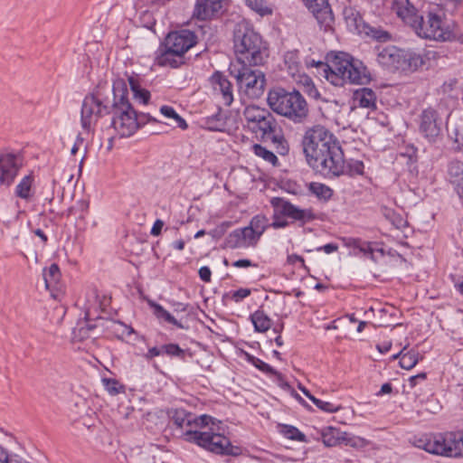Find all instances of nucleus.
Returning <instances> with one entry per match:
<instances>
[{
	"instance_id": "nucleus-1",
	"label": "nucleus",
	"mask_w": 463,
	"mask_h": 463,
	"mask_svg": "<svg viewBox=\"0 0 463 463\" xmlns=\"http://www.w3.org/2000/svg\"><path fill=\"white\" fill-rule=\"evenodd\" d=\"M113 98L105 97L100 90L87 95L81 105L80 123L90 132L99 118L111 115V126L120 137L132 136L140 127L158 122L148 113H137L132 107L127 82L117 79L112 86Z\"/></svg>"
},
{
	"instance_id": "nucleus-2",
	"label": "nucleus",
	"mask_w": 463,
	"mask_h": 463,
	"mask_svg": "<svg viewBox=\"0 0 463 463\" xmlns=\"http://www.w3.org/2000/svg\"><path fill=\"white\" fill-rule=\"evenodd\" d=\"M307 165L321 175L332 178L345 175L344 152L335 136L323 126L308 128L301 142Z\"/></svg>"
},
{
	"instance_id": "nucleus-3",
	"label": "nucleus",
	"mask_w": 463,
	"mask_h": 463,
	"mask_svg": "<svg viewBox=\"0 0 463 463\" xmlns=\"http://www.w3.org/2000/svg\"><path fill=\"white\" fill-rule=\"evenodd\" d=\"M269 203L273 209L271 222L262 214L254 216L250 222V226L252 227L255 233L260 236L269 227L279 230L285 229L294 223L303 227L316 219V214L312 209L300 208L284 197H272Z\"/></svg>"
},
{
	"instance_id": "nucleus-4",
	"label": "nucleus",
	"mask_w": 463,
	"mask_h": 463,
	"mask_svg": "<svg viewBox=\"0 0 463 463\" xmlns=\"http://www.w3.org/2000/svg\"><path fill=\"white\" fill-rule=\"evenodd\" d=\"M234 52L240 64L260 66L269 56L262 37L246 24H238L233 34Z\"/></svg>"
},
{
	"instance_id": "nucleus-5",
	"label": "nucleus",
	"mask_w": 463,
	"mask_h": 463,
	"mask_svg": "<svg viewBox=\"0 0 463 463\" xmlns=\"http://www.w3.org/2000/svg\"><path fill=\"white\" fill-rule=\"evenodd\" d=\"M326 66V78L335 86H343L345 83L366 84L371 80L363 62L345 52L335 54Z\"/></svg>"
},
{
	"instance_id": "nucleus-6",
	"label": "nucleus",
	"mask_w": 463,
	"mask_h": 463,
	"mask_svg": "<svg viewBox=\"0 0 463 463\" xmlns=\"http://www.w3.org/2000/svg\"><path fill=\"white\" fill-rule=\"evenodd\" d=\"M197 34L188 29L171 32L156 52V64L178 68L184 63V54L197 43Z\"/></svg>"
},
{
	"instance_id": "nucleus-7",
	"label": "nucleus",
	"mask_w": 463,
	"mask_h": 463,
	"mask_svg": "<svg viewBox=\"0 0 463 463\" xmlns=\"http://www.w3.org/2000/svg\"><path fill=\"white\" fill-rule=\"evenodd\" d=\"M267 102L272 111L294 123L303 122L308 115L307 103L297 90L288 91L282 88L270 90Z\"/></svg>"
},
{
	"instance_id": "nucleus-8",
	"label": "nucleus",
	"mask_w": 463,
	"mask_h": 463,
	"mask_svg": "<svg viewBox=\"0 0 463 463\" xmlns=\"http://www.w3.org/2000/svg\"><path fill=\"white\" fill-rule=\"evenodd\" d=\"M413 444L433 455L463 457V431L423 434L415 437Z\"/></svg>"
},
{
	"instance_id": "nucleus-9",
	"label": "nucleus",
	"mask_w": 463,
	"mask_h": 463,
	"mask_svg": "<svg viewBox=\"0 0 463 463\" xmlns=\"http://www.w3.org/2000/svg\"><path fill=\"white\" fill-rule=\"evenodd\" d=\"M183 439L217 455L237 457L242 453L241 447L232 445L226 436L215 432L213 427L208 431L189 430L183 434Z\"/></svg>"
},
{
	"instance_id": "nucleus-10",
	"label": "nucleus",
	"mask_w": 463,
	"mask_h": 463,
	"mask_svg": "<svg viewBox=\"0 0 463 463\" xmlns=\"http://www.w3.org/2000/svg\"><path fill=\"white\" fill-rule=\"evenodd\" d=\"M252 66L240 64V67L230 68L231 74L236 79L237 84L249 98L259 99L263 95L266 86L265 74Z\"/></svg>"
},
{
	"instance_id": "nucleus-11",
	"label": "nucleus",
	"mask_w": 463,
	"mask_h": 463,
	"mask_svg": "<svg viewBox=\"0 0 463 463\" xmlns=\"http://www.w3.org/2000/svg\"><path fill=\"white\" fill-rule=\"evenodd\" d=\"M243 117L247 128L258 138L268 139L277 131V120L267 109L255 105L246 106Z\"/></svg>"
},
{
	"instance_id": "nucleus-12",
	"label": "nucleus",
	"mask_w": 463,
	"mask_h": 463,
	"mask_svg": "<svg viewBox=\"0 0 463 463\" xmlns=\"http://www.w3.org/2000/svg\"><path fill=\"white\" fill-rule=\"evenodd\" d=\"M414 31L421 38L439 42L452 41L456 38L449 25L434 13H429L426 20L422 17V22H420Z\"/></svg>"
},
{
	"instance_id": "nucleus-13",
	"label": "nucleus",
	"mask_w": 463,
	"mask_h": 463,
	"mask_svg": "<svg viewBox=\"0 0 463 463\" xmlns=\"http://www.w3.org/2000/svg\"><path fill=\"white\" fill-rule=\"evenodd\" d=\"M228 0H195L192 11V19L203 22L199 25L202 36H204L211 30L207 24L220 17Z\"/></svg>"
},
{
	"instance_id": "nucleus-14",
	"label": "nucleus",
	"mask_w": 463,
	"mask_h": 463,
	"mask_svg": "<svg viewBox=\"0 0 463 463\" xmlns=\"http://www.w3.org/2000/svg\"><path fill=\"white\" fill-rule=\"evenodd\" d=\"M171 420L177 429L185 430V432L189 430H198L209 425H215V419L203 414L195 416L194 414L186 411L184 409H176L172 412ZM184 431L182 433V435Z\"/></svg>"
},
{
	"instance_id": "nucleus-15",
	"label": "nucleus",
	"mask_w": 463,
	"mask_h": 463,
	"mask_svg": "<svg viewBox=\"0 0 463 463\" xmlns=\"http://www.w3.org/2000/svg\"><path fill=\"white\" fill-rule=\"evenodd\" d=\"M442 121L433 109H424L420 116L419 130L429 143H436L441 135Z\"/></svg>"
},
{
	"instance_id": "nucleus-16",
	"label": "nucleus",
	"mask_w": 463,
	"mask_h": 463,
	"mask_svg": "<svg viewBox=\"0 0 463 463\" xmlns=\"http://www.w3.org/2000/svg\"><path fill=\"white\" fill-rule=\"evenodd\" d=\"M319 27L326 33L334 31L335 16L327 0H303Z\"/></svg>"
},
{
	"instance_id": "nucleus-17",
	"label": "nucleus",
	"mask_w": 463,
	"mask_h": 463,
	"mask_svg": "<svg viewBox=\"0 0 463 463\" xmlns=\"http://www.w3.org/2000/svg\"><path fill=\"white\" fill-rule=\"evenodd\" d=\"M22 165V157L19 155L0 153V184L10 186Z\"/></svg>"
},
{
	"instance_id": "nucleus-18",
	"label": "nucleus",
	"mask_w": 463,
	"mask_h": 463,
	"mask_svg": "<svg viewBox=\"0 0 463 463\" xmlns=\"http://www.w3.org/2000/svg\"><path fill=\"white\" fill-rule=\"evenodd\" d=\"M392 10L406 24L413 30L422 22V15L419 14L418 9L411 0H394Z\"/></svg>"
},
{
	"instance_id": "nucleus-19",
	"label": "nucleus",
	"mask_w": 463,
	"mask_h": 463,
	"mask_svg": "<svg viewBox=\"0 0 463 463\" xmlns=\"http://www.w3.org/2000/svg\"><path fill=\"white\" fill-rule=\"evenodd\" d=\"M402 49L390 45L377 49V62L385 70L394 72L401 70Z\"/></svg>"
},
{
	"instance_id": "nucleus-20",
	"label": "nucleus",
	"mask_w": 463,
	"mask_h": 463,
	"mask_svg": "<svg viewBox=\"0 0 463 463\" xmlns=\"http://www.w3.org/2000/svg\"><path fill=\"white\" fill-rule=\"evenodd\" d=\"M213 90L222 95L223 103L230 106L233 101L232 85L224 74L215 71L210 78Z\"/></svg>"
},
{
	"instance_id": "nucleus-21",
	"label": "nucleus",
	"mask_w": 463,
	"mask_h": 463,
	"mask_svg": "<svg viewBox=\"0 0 463 463\" xmlns=\"http://www.w3.org/2000/svg\"><path fill=\"white\" fill-rule=\"evenodd\" d=\"M377 95L370 88H361L353 93L352 109L363 108L370 110L376 109Z\"/></svg>"
},
{
	"instance_id": "nucleus-22",
	"label": "nucleus",
	"mask_w": 463,
	"mask_h": 463,
	"mask_svg": "<svg viewBox=\"0 0 463 463\" xmlns=\"http://www.w3.org/2000/svg\"><path fill=\"white\" fill-rule=\"evenodd\" d=\"M425 63L424 55L411 50H402L401 71H417Z\"/></svg>"
},
{
	"instance_id": "nucleus-23",
	"label": "nucleus",
	"mask_w": 463,
	"mask_h": 463,
	"mask_svg": "<svg viewBox=\"0 0 463 463\" xmlns=\"http://www.w3.org/2000/svg\"><path fill=\"white\" fill-rule=\"evenodd\" d=\"M448 175L449 182L454 185V189L458 195L463 190V162L458 160L449 162Z\"/></svg>"
},
{
	"instance_id": "nucleus-24",
	"label": "nucleus",
	"mask_w": 463,
	"mask_h": 463,
	"mask_svg": "<svg viewBox=\"0 0 463 463\" xmlns=\"http://www.w3.org/2000/svg\"><path fill=\"white\" fill-rule=\"evenodd\" d=\"M149 307L153 309V314L160 321V323H168L175 326L178 328L184 329V325L175 318L166 309L161 305L153 300L148 301Z\"/></svg>"
},
{
	"instance_id": "nucleus-25",
	"label": "nucleus",
	"mask_w": 463,
	"mask_h": 463,
	"mask_svg": "<svg viewBox=\"0 0 463 463\" xmlns=\"http://www.w3.org/2000/svg\"><path fill=\"white\" fill-rule=\"evenodd\" d=\"M128 81L134 98L143 104L148 103L150 92L141 87L138 75H128Z\"/></svg>"
},
{
	"instance_id": "nucleus-26",
	"label": "nucleus",
	"mask_w": 463,
	"mask_h": 463,
	"mask_svg": "<svg viewBox=\"0 0 463 463\" xmlns=\"http://www.w3.org/2000/svg\"><path fill=\"white\" fill-rule=\"evenodd\" d=\"M226 119L225 114L218 109L216 113L203 118V126L212 131H223L226 128Z\"/></svg>"
},
{
	"instance_id": "nucleus-27",
	"label": "nucleus",
	"mask_w": 463,
	"mask_h": 463,
	"mask_svg": "<svg viewBox=\"0 0 463 463\" xmlns=\"http://www.w3.org/2000/svg\"><path fill=\"white\" fill-rule=\"evenodd\" d=\"M345 21L351 30L363 32V19L359 12L353 7H345L343 11Z\"/></svg>"
},
{
	"instance_id": "nucleus-28",
	"label": "nucleus",
	"mask_w": 463,
	"mask_h": 463,
	"mask_svg": "<svg viewBox=\"0 0 463 463\" xmlns=\"http://www.w3.org/2000/svg\"><path fill=\"white\" fill-rule=\"evenodd\" d=\"M363 32L367 36L380 43H387L392 39V33L390 32L378 25L364 24Z\"/></svg>"
},
{
	"instance_id": "nucleus-29",
	"label": "nucleus",
	"mask_w": 463,
	"mask_h": 463,
	"mask_svg": "<svg viewBox=\"0 0 463 463\" xmlns=\"http://www.w3.org/2000/svg\"><path fill=\"white\" fill-rule=\"evenodd\" d=\"M250 320L255 330L258 332H266L271 326V320L263 310L259 309L252 313L250 315Z\"/></svg>"
},
{
	"instance_id": "nucleus-30",
	"label": "nucleus",
	"mask_w": 463,
	"mask_h": 463,
	"mask_svg": "<svg viewBox=\"0 0 463 463\" xmlns=\"http://www.w3.org/2000/svg\"><path fill=\"white\" fill-rule=\"evenodd\" d=\"M33 181L34 178L33 175H27L23 177L15 187V195L24 200L30 199Z\"/></svg>"
},
{
	"instance_id": "nucleus-31",
	"label": "nucleus",
	"mask_w": 463,
	"mask_h": 463,
	"mask_svg": "<svg viewBox=\"0 0 463 463\" xmlns=\"http://www.w3.org/2000/svg\"><path fill=\"white\" fill-rule=\"evenodd\" d=\"M43 276L47 288L55 287L61 279L59 266L52 263L48 269L43 270Z\"/></svg>"
},
{
	"instance_id": "nucleus-32",
	"label": "nucleus",
	"mask_w": 463,
	"mask_h": 463,
	"mask_svg": "<svg viewBox=\"0 0 463 463\" xmlns=\"http://www.w3.org/2000/svg\"><path fill=\"white\" fill-rule=\"evenodd\" d=\"M343 433L335 428L329 427L322 433V440L326 447H335L342 443Z\"/></svg>"
},
{
	"instance_id": "nucleus-33",
	"label": "nucleus",
	"mask_w": 463,
	"mask_h": 463,
	"mask_svg": "<svg viewBox=\"0 0 463 463\" xmlns=\"http://www.w3.org/2000/svg\"><path fill=\"white\" fill-rule=\"evenodd\" d=\"M308 190L319 200L328 201L333 196V190L329 186L321 183H310Z\"/></svg>"
},
{
	"instance_id": "nucleus-34",
	"label": "nucleus",
	"mask_w": 463,
	"mask_h": 463,
	"mask_svg": "<svg viewBox=\"0 0 463 463\" xmlns=\"http://www.w3.org/2000/svg\"><path fill=\"white\" fill-rule=\"evenodd\" d=\"M245 5L261 17L272 14V8L267 0H244Z\"/></svg>"
},
{
	"instance_id": "nucleus-35",
	"label": "nucleus",
	"mask_w": 463,
	"mask_h": 463,
	"mask_svg": "<svg viewBox=\"0 0 463 463\" xmlns=\"http://www.w3.org/2000/svg\"><path fill=\"white\" fill-rule=\"evenodd\" d=\"M279 429L280 433L287 439L300 442H305L307 440L306 435L292 425L281 424L279 425Z\"/></svg>"
},
{
	"instance_id": "nucleus-36",
	"label": "nucleus",
	"mask_w": 463,
	"mask_h": 463,
	"mask_svg": "<svg viewBox=\"0 0 463 463\" xmlns=\"http://www.w3.org/2000/svg\"><path fill=\"white\" fill-rule=\"evenodd\" d=\"M381 213L397 229L402 228L406 222L399 213L386 206L381 208Z\"/></svg>"
},
{
	"instance_id": "nucleus-37",
	"label": "nucleus",
	"mask_w": 463,
	"mask_h": 463,
	"mask_svg": "<svg viewBox=\"0 0 463 463\" xmlns=\"http://www.w3.org/2000/svg\"><path fill=\"white\" fill-rule=\"evenodd\" d=\"M419 357L420 354L416 350L411 349L406 353L404 352L400 361V365L405 370H411L418 364Z\"/></svg>"
},
{
	"instance_id": "nucleus-38",
	"label": "nucleus",
	"mask_w": 463,
	"mask_h": 463,
	"mask_svg": "<svg viewBox=\"0 0 463 463\" xmlns=\"http://www.w3.org/2000/svg\"><path fill=\"white\" fill-rule=\"evenodd\" d=\"M252 151L257 156L263 158L265 161L270 163L272 165H276L278 164V157L275 156V154L272 151L268 150L261 145H253Z\"/></svg>"
},
{
	"instance_id": "nucleus-39",
	"label": "nucleus",
	"mask_w": 463,
	"mask_h": 463,
	"mask_svg": "<svg viewBox=\"0 0 463 463\" xmlns=\"http://www.w3.org/2000/svg\"><path fill=\"white\" fill-rule=\"evenodd\" d=\"M160 112L166 118H172L175 120L176 126L182 129L187 128V123L186 121L179 116L176 111L174 109V108L170 106H162L160 108Z\"/></svg>"
},
{
	"instance_id": "nucleus-40",
	"label": "nucleus",
	"mask_w": 463,
	"mask_h": 463,
	"mask_svg": "<svg viewBox=\"0 0 463 463\" xmlns=\"http://www.w3.org/2000/svg\"><path fill=\"white\" fill-rule=\"evenodd\" d=\"M225 246L229 249H238L245 247L240 229L232 231L226 237Z\"/></svg>"
},
{
	"instance_id": "nucleus-41",
	"label": "nucleus",
	"mask_w": 463,
	"mask_h": 463,
	"mask_svg": "<svg viewBox=\"0 0 463 463\" xmlns=\"http://www.w3.org/2000/svg\"><path fill=\"white\" fill-rule=\"evenodd\" d=\"M272 143L275 145L276 151L281 156H285L288 153L289 147L287 140L283 135L277 134V131L269 137Z\"/></svg>"
},
{
	"instance_id": "nucleus-42",
	"label": "nucleus",
	"mask_w": 463,
	"mask_h": 463,
	"mask_svg": "<svg viewBox=\"0 0 463 463\" xmlns=\"http://www.w3.org/2000/svg\"><path fill=\"white\" fill-rule=\"evenodd\" d=\"M240 232L241 233L245 247L255 245L260 238V235L255 233V231L250 225L244 228H241Z\"/></svg>"
},
{
	"instance_id": "nucleus-43",
	"label": "nucleus",
	"mask_w": 463,
	"mask_h": 463,
	"mask_svg": "<svg viewBox=\"0 0 463 463\" xmlns=\"http://www.w3.org/2000/svg\"><path fill=\"white\" fill-rule=\"evenodd\" d=\"M102 383L105 389L111 395H116L124 392V386L120 384L119 382L116 379L103 378Z\"/></svg>"
},
{
	"instance_id": "nucleus-44",
	"label": "nucleus",
	"mask_w": 463,
	"mask_h": 463,
	"mask_svg": "<svg viewBox=\"0 0 463 463\" xmlns=\"http://www.w3.org/2000/svg\"><path fill=\"white\" fill-rule=\"evenodd\" d=\"M364 165L360 160H351L345 165V174L350 176L362 175L364 174Z\"/></svg>"
},
{
	"instance_id": "nucleus-45",
	"label": "nucleus",
	"mask_w": 463,
	"mask_h": 463,
	"mask_svg": "<svg viewBox=\"0 0 463 463\" xmlns=\"http://www.w3.org/2000/svg\"><path fill=\"white\" fill-rule=\"evenodd\" d=\"M311 402L321 411L333 413L341 410V405H336L329 402H325L317 398H311Z\"/></svg>"
},
{
	"instance_id": "nucleus-46",
	"label": "nucleus",
	"mask_w": 463,
	"mask_h": 463,
	"mask_svg": "<svg viewBox=\"0 0 463 463\" xmlns=\"http://www.w3.org/2000/svg\"><path fill=\"white\" fill-rule=\"evenodd\" d=\"M162 352L171 357L184 356V350H183L177 344H166L162 345Z\"/></svg>"
},
{
	"instance_id": "nucleus-47",
	"label": "nucleus",
	"mask_w": 463,
	"mask_h": 463,
	"mask_svg": "<svg viewBox=\"0 0 463 463\" xmlns=\"http://www.w3.org/2000/svg\"><path fill=\"white\" fill-rule=\"evenodd\" d=\"M250 295V289L249 288H239L237 290L230 291L229 293H226L223 298H230L234 302L238 303L241 302L245 298L249 297Z\"/></svg>"
},
{
	"instance_id": "nucleus-48",
	"label": "nucleus",
	"mask_w": 463,
	"mask_h": 463,
	"mask_svg": "<svg viewBox=\"0 0 463 463\" xmlns=\"http://www.w3.org/2000/svg\"><path fill=\"white\" fill-rule=\"evenodd\" d=\"M252 365L267 374L279 375L278 371H276L273 367H271L269 364L263 362L260 358H257Z\"/></svg>"
},
{
	"instance_id": "nucleus-49",
	"label": "nucleus",
	"mask_w": 463,
	"mask_h": 463,
	"mask_svg": "<svg viewBox=\"0 0 463 463\" xmlns=\"http://www.w3.org/2000/svg\"><path fill=\"white\" fill-rule=\"evenodd\" d=\"M285 62L288 64V69L292 71L293 73L298 71L299 62L297 61L296 53L288 52L285 55Z\"/></svg>"
},
{
	"instance_id": "nucleus-50",
	"label": "nucleus",
	"mask_w": 463,
	"mask_h": 463,
	"mask_svg": "<svg viewBox=\"0 0 463 463\" xmlns=\"http://www.w3.org/2000/svg\"><path fill=\"white\" fill-rule=\"evenodd\" d=\"M450 138L456 145L457 150L460 151L463 149V133L458 128L454 129V131L450 135Z\"/></svg>"
},
{
	"instance_id": "nucleus-51",
	"label": "nucleus",
	"mask_w": 463,
	"mask_h": 463,
	"mask_svg": "<svg viewBox=\"0 0 463 463\" xmlns=\"http://www.w3.org/2000/svg\"><path fill=\"white\" fill-rule=\"evenodd\" d=\"M342 443H344L346 446H350V447H358L359 444L361 443V439L356 437L351 436L346 432H344L343 438H342Z\"/></svg>"
},
{
	"instance_id": "nucleus-52",
	"label": "nucleus",
	"mask_w": 463,
	"mask_h": 463,
	"mask_svg": "<svg viewBox=\"0 0 463 463\" xmlns=\"http://www.w3.org/2000/svg\"><path fill=\"white\" fill-rule=\"evenodd\" d=\"M354 247L359 249L364 253L373 254V249L371 248V244L369 242L362 241L361 240H354Z\"/></svg>"
},
{
	"instance_id": "nucleus-53",
	"label": "nucleus",
	"mask_w": 463,
	"mask_h": 463,
	"mask_svg": "<svg viewBox=\"0 0 463 463\" xmlns=\"http://www.w3.org/2000/svg\"><path fill=\"white\" fill-rule=\"evenodd\" d=\"M199 277L203 282H210L212 277V271L209 267L203 266L199 269Z\"/></svg>"
},
{
	"instance_id": "nucleus-54",
	"label": "nucleus",
	"mask_w": 463,
	"mask_h": 463,
	"mask_svg": "<svg viewBox=\"0 0 463 463\" xmlns=\"http://www.w3.org/2000/svg\"><path fill=\"white\" fill-rule=\"evenodd\" d=\"M0 463H20L17 459L10 458L7 451L0 446Z\"/></svg>"
},
{
	"instance_id": "nucleus-55",
	"label": "nucleus",
	"mask_w": 463,
	"mask_h": 463,
	"mask_svg": "<svg viewBox=\"0 0 463 463\" xmlns=\"http://www.w3.org/2000/svg\"><path fill=\"white\" fill-rule=\"evenodd\" d=\"M232 266L235 268H249V267H258L257 263L251 262V260L247 259H241L234 261Z\"/></svg>"
},
{
	"instance_id": "nucleus-56",
	"label": "nucleus",
	"mask_w": 463,
	"mask_h": 463,
	"mask_svg": "<svg viewBox=\"0 0 463 463\" xmlns=\"http://www.w3.org/2000/svg\"><path fill=\"white\" fill-rule=\"evenodd\" d=\"M73 334L75 337H79L80 339L89 337V331H87L86 327L81 326V324H78L77 327L73 331Z\"/></svg>"
},
{
	"instance_id": "nucleus-57",
	"label": "nucleus",
	"mask_w": 463,
	"mask_h": 463,
	"mask_svg": "<svg viewBox=\"0 0 463 463\" xmlns=\"http://www.w3.org/2000/svg\"><path fill=\"white\" fill-rule=\"evenodd\" d=\"M338 250V245L336 243H327L324 246L317 248V251L323 250L326 254L333 253Z\"/></svg>"
},
{
	"instance_id": "nucleus-58",
	"label": "nucleus",
	"mask_w": 463,
	"mask_h": 463,
	"mask_svg": "<svg viewBox=\"0 0 463 463\" xmlns=\"http://www.w3.org/2000/svg\"><path fill=\"white\" fill-rule=\"evenodd\" d=\"M163 226H164V222L160 219H157L154 222L153 227L151 229V232H150L151 235H153V236L160 235Z\"/></svg>"
},
{
	"instance_id": "nucleus-59",
	"label": "nucleus",
	"mask_w": 463,
	"mask_h": 463,
	"mask_svg": "<svg viewBox=\"0 0 463 463\" xmlns=\"http://www.w3.org/2000/svg\"><path fill=\"white\" fill-rule=\"evenodd\" d=\"M287 261L290 265H295L296 263L299 262L301 266H305L304 259L298 255V254H291L288 256Z\"/></svg>"
},
{
	"instance_id": "nucleus-60",
	"label": "nucleus",
	"mask_w": 463,
	"mask_h": 463,
	"mask_svg": "<svg viewBox=\"0 0 463 463\" xmlns=\"http://www.w3.org/2000/svg\"><path fill=\"white\" fill-rule=\"evenodd\" d=\"M163 352H162V346L159 348V347H156V346H154V347H151L148 349L146 354V359H151L155 356H158L160 354H162Z\"/></svg>"
},
{
	"instance_id": "nucleus-61",
	"label": "nucleus",
	"mask_w": 463,
	"mask_h": 463,
	"mask_svg": "<svg viewBox=\"0 0 463 463\" xmlns=\"http://www.w3.org/2000/svg\"><path fill=\"white\" fill-rule=\"evenodd\" d=\"M392 392V385L390 383H385L382 385L380 391L376 393L377 396L389 394Z\"/></svg>"
},
{
	"instance_id": "nucleus-62",
	"label": "nucleus",
	"mask_w": 463,
	"mask_h": 463,
	"mask_svg": "<svg viewBox=\"0 0 463 463\" xmlns=\"http://www.w3.org/2000/svg\"><path fill=\"white\" fill-rule=\"evenodd\" d=\"M427 377L426 373H420L417 375H414V376H411L410 379H409V382H410V385L411 387L415 386L419 381H423L425 380Z\"/></svg>"
},
{
	"instance_id": "nucleus-63",
	"label": "nucleus",
	"mask_w": 463,
	"mask_h": 463,
	"mask_svg": "<svg viewBox=\"0 0 463 463\" xmlns=\"http://www.w3.org/2000/svg\"><path fill=\"white\" fill-rule=\"evenodd\" d=\"M392 347L391 342H383L382 344L377 345L376 348L381 354H387Z\"/></svg>"
},
{
	"instance_id": "nucleus-64",
	"label": "nucleus",
	"mask_w": 463,
	"mask_h": 463,
	"mask_svg": "<svg viewBox=\"0 0 463 463\" xmlns=\"http://www.w3.org/2000/svg\"><path fill=\"white\" fill-rule=\"evenodd\" d=\"M172 306L174 307V311L176 313L185 312L187 310V305L181 302H173Z\"/></svg>"
}]
</instances>
